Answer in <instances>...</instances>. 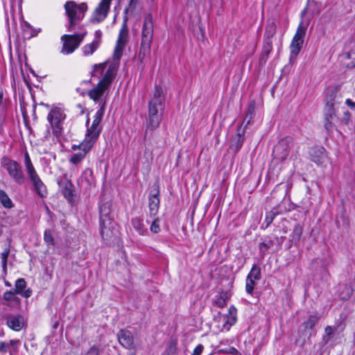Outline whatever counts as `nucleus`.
Segmentation results:
<instances>
[{
    "label": "nucleus",
    "mask_w": 355,
    "mask_h": 355,
    "mask_svg": "<svg viewBox=\"0 0 355 355\" xmlns=\"http://www.w3.org/2000/svg\"><path fill=\"white\" fill-rule=\"evenodd\" d=\"M1 166L8 172L12 180L18 184H23L25 182V176L22 171L21 166L17 161L3 156L1 159Z\"/></svg>",
    "instance_id": "7"
},
{
    "label": "nucleus",
    "mask_w": 355,
    "mask_h": 355,
    "mask_svg": "<svg viewBox=\"0 0 355 355\" xmlns=\"http://www.w3.org/2000/svg\"><path fill=\"white\" fill-rule=\"evenodd\" d=\"M128 29L126 22L124 21L119 31L116 44L114 51V59L111 63L103 62L95 64L92 71V76L100 78L103 75V78L98 83L88 92V96L95 102H98L100 107L104 103L105 104V96L115 78L119 60L123 55V49L128 42Z\"/></svg>",
    "instance_id": "1"
},
{
    "label": "nucleus",
    "mask_w": 355,
    "mask_h": 355,
    "mask_svg": "<svg viewBox=\"0 0 355 355\" xmlns=\"http://www.w3.org/2000/svg\"><path fill=\"white\" fill-rule=\"evenodd\" d=\"M153 34V16L151 14H148L144 18L141 28V44L138 54V58L141 62L150 55Z\"/></svg>",
    "instance_id": "3"
},
{
    "label": "nucleus",
    "mask_w": 355,
    "mask_h": 355,
    "mask_svg": "<svg viewBox=\"0 0 355 355\" xmlns=\"http://www.w3.org/2000/svg\"><path fill=\"white\" fill-rule=\"evenodd\" d=\"M87 33V31H84L79 34L63 35L61 37V40L63 42L61 53L64 55L72 53L80 46Z\"/></svg>",
    "instance_id": "9"
},
{
    "label": "nucleus",
    "mask_w": 355,
    "mask_h": 355,
    "mask_svg": "<svg viewBox=\"0 0 355 355\" xmlns=\"http://www.w3.org/2000/svg\"><path fill=\"white\" fill-rule=\"evenodd\" d=\"M274 219V215L272 213H268L266 214V220L265 223H266V227H268V225L272 222Z\"/></svg>",
    "instance_id": "47"
},
{
    "label": "nucleus",
    "mask_w": 355,
    "mask_h": 355,
    "mask_svg": "<svg viewBox=\"0 0 355 355\" xmlns=\"http://www.w3.org/2000/svg\"><path fill=\"white\" fill-rule=\"evenodd\" d=\"M66 118L64 110L58 106H53L48 114L47 121L49 123L53 134L59 137L63 130V123Z\"/></svg>",
    "instance_id": "8"
},
{
    "label": "nucleus",
    "mask_w": 355,
    "mask_h": 355,
    "mask_svg": "<svg viewBox=\"0 0 355 355\" xmlns=\"http://www.w3.org/2000/svg\"><path fill=\"white\" fill-rule=\"evenodd\" d=\"M105 108H104V103L101 105L99 110L96 112L92 123L94 126H102L101 121L104 114Z\"/></svg>",
    "instance_id": "30"
},
{
    "label": "nucleus",
    "mask_w": 355,
    "mask_h": 355,
    "mask_svg": "<svg viewBox=\"0 0 355 355\" xmlns=\"http://www.w3.org/2000/svg\"><path fill=\"white\" fill-rule=\"evenodd\" d=\"M236 149H239L243 144V139L242 138L241 135L238 133L236 135Z\"/></svg>",
    "instance_id": "48"
},
{
    "label": "nucleus",
    "mask_w": 355,
    "mask_h": 355,
    "mask_svg": "<svg viewBox=\"0 0 355 355\" xmlns=\"http://www.w3.org/2000/svg\"><path fill=\"white\" fill-rule=\"evenodd\" d=\"M139 0H130L128 8L125 9V12H128V9L133 10L135 8Z\"/></svg>",
    "instance_id": "50"
},
{
    "label": "nucleus",
    "mask_w": 355,
    "mask_h": 355,
    "mask_svg": "<svg viewBox=\"0 0 355 355\" xmlns=\"http://www.w3.org/2000/svg\"><path fill=\"white\" fill-rule=\"evenodd\" d=\"M112 0H101L98 6L94 10L90 21L93 24L102 22L107 16Z\"/></svg>",
    "instance_id": "12"
},
{
    "label": "nucleus",
    "mask_w": 355,
    "mask_h": 355,
    "mask_svg": "<svg viewBox=\"0 0 355 355\" xmlns=\"http://www.w3.org/2000/svg\"><path fill=\"white\" fill-rule=\"evenodd\" d=\"M24 33L28 35V37H32L37 35V32L33 30L31 25L28 23L25 24Z\"/></svg>",
    "instance_id": "39"
},
{
    "label": "nucleus",
    "mask_w": 355,
    "mask_h": 355,
    "mask_svg": "<svg viewBox=\"0 0 355 355\" xmlns=\"http://www.w3.org/2000/svg\"><path fill=\"white\" fill-rule=\"evenodd\" d=\"M215 303L219 307L225 306L226 305V297H225V295H220L217 296Z\"/></svg>",
    "instance_id": "40"
},
{
    "label": "nucleus",
    "mask_w": 355,
    "mask_h": 355,
    "mask_svg": "<svg viewBox=\"0 0 355 355\" xmlns=\"http://www.w3.org/2000/svg\"><path fill=\"white\" fill-rule=\"evenodd\" d=\"M306 31V26L303 24V22L301 21L299 24L297 31L292 39L290 49H291V55L290 60L295 59L297 55L299 54L303 42L304 38Z\"/></svg>",
    "instance_id": "10"
},
{
    "label": "nucleus",
    "mask_w": 355,
    "mask_h": 355,
    "mask_svg": "<svg viewBox=\"0 0 355 355\" xmlns=\"http://www.w3.org/2000/svg\"><path fill=\"white\" fill-rule=\"evenodd\" d=\"M341 58L346 67L350 69L355 67V40L349 41L346 44Z\"/></svg>",
    "instance_id": "14"
},
{
    "label": "nucleus",
    "mask_w": 355,
    "mask_h": 355,
    "mask_svg": "<svg viewBox=\"0 0 355 355\" xmlns=\"http://www.w3.org/2000/svg\"><path fill=\"white\" fill-rule=\"evenodd\" d=\"M311 160L317 164H322L327 159V154L323 147H315L311 152Z\"/></svg>",
    "instance_id": "20"
},
{
    "label": "nucleus",
    "mask_w": 355,
    "mask_h": 355,
    "mask_svg": "<svg viewBox=\"0 0 355 355\" xmlns=\"http://www.w3.org/2000/svg\"><path fill=\"white\" fill-rule=\"evenodd\" d=\"M350 116V114L348 112H345V123H347Z\"/></svg>",
    "instance_id": "54"
},
{
    "label": "nucleus",
    "mask_w": 355,
    "mask_h": 355,
    "mask_svg": "<svg viewBox=\"0 0 355 355\" xmlns=\"http://www.w3.org/2000/svg\"><path fill=\"white\" fill-rule=\"evenodd\" d=\"M110 205L105 203L100 207L101 234L104 240H109L113 234L114 223L110 217Z\"/></svg>",
    "instance_id": "6"
},
{
    "label": "nucleus",
    "mask_w": 355,
    "mask_h": 355,
    "mask_svg": "<svg viewBox=\"0 0 355 355\" xmlns=\"http://www.w3.org/2000/svg\"><path fill=\"white\" fill-rule=\"evenodd\" d=\"M26 282L24 279H17L15 284V291L21 297L28 298L32 295V291L31 288L26 289Z\"/></svg>",
    "instance_id": "21"
},
{
    "label": "nucleus",
    "mask_w": 355,
    "mask_h": 355,
    "mask_svg": "<svg viewBox=\"0 0 355 355\" xmlns=\"http://www.w3.org/2000/svg\"><path fill=\"white\" fill-rule=\"evenodd\" d=\"M159 190L156 191L155 193H150L148 198V207L150 216H155L159 210Z\"/></svg>",
    "instance_id": "23"
},
{
    "label": "nucleus",
    "mask_w": 355,
    "mask_h": 355,
    "mask_svg": "<svg viewBox=\"0 0 355 355\" xmlns=\"http://www.w3.org/2000/svg\"><path fill=\"white\" fill-rule=\"evenodd\" d=\"M256 283L254 280L246 278L245 291L248 294L252 295Z\"/></svg>",
    "instance_id": "37"
},
{
    "label": "nucleus",
    "mask_w": 355,
    "mask_h": 355,
    "mask_svg": "<svg viewBox=\"0 0 355 355\" xmlns=\"http://www.w3.org/2000/svg\"><path fill=\"white\" fill-rule=\"evenodd\" d=\"M131 224L139 234L144 236L147 233V229L145 227L141 218L138 217L133 218L131 220Z\"/></svg>",
    "instance_id": "25"
},
{
    "label": "nucleus",
    "mask_w": 355,
    "mask_h": 355,
    "mask_svg": "<svg viewBox=\"0 0 355 355\" xmlns=\"http://www.w3.org/2000/svg\"><path fill=\"white\" fill-rule=\"evenodd\" d=\"M247 277L254 281L259 280L261 277L260 267L256 264L253 265Z\"/></svg>",
    "instance_id": "31"
},
{
    "label": "nucleus",
    "mask_w": 355,
    "mask_h": 355,
    "mask_svg": "<svg viewBox=\"0 0 355 355\" xmlns=\"http://www.w3.org/2000/svg\"><path fill=\"white\" fill-rule=\"evenodd\" d=\"M44 241L49 245H54V239L51 230H46L44 234Z\"/></svg>",
    "instance_id": "36"
},
{
    "label": "nucleus",
    "mask_w": 355,
    "mask_h": 355,
    "mask_svg": "<svg viewBox=\"0 0 355 355\" xmlns=\"http://www.w3.org/2000/svg\"><path fill=\"white\" fill-rule=\"evenodd\" d=\"M85 355H99V349L96 346H92Z\"/></svg>",
    "instance_id": "45"
},
{
    "label": "nucleus",
    "mask_w": 355,
    "mask_h": 355,
    "mask_svg": "<svg viewBox=\"0 0 355 355\" xmlns=\"http://www.w3.org/2000/svg\"><path fill=\"white\" fill-rule=\"evenodd\" d=\"M93 146L83 141L78 146H72L73 153L70 155L69 161L71 164L78 165L85 157L86 155L92 148Z\"/></svg>",
    "instance_id": "11"
},
{
    "label": "nucleus",
    "mask_w": 355,
    "mask_h": 355,
    "mask_svg": "<svg viewBox=\"0 0 355 355\" xmlns=\"http://www.w3.org/2000/svg\"><path fill=\"white\" fill-rule=\"evenodd\" d=\"M343 94L338 87L328 88L325 98V107L336 108V106L343 102Z\"/></svg>",
    "instance_id": "13"
},
{
    "label": "nucleus",
    "mask_w": 355,
    "mask_h": 355,
    "mask_svg": "<svg viewBox=\"0 0 355 355\" xmlns=\"http://www.w3.org/2000/svg\"><path fill=\"white\" fill-rule=\"evenodd\" d=\"M99 44H96V42H92L89 44L85 45L82 48L83 53L85 56H89L92 55L95 51L99 47Z\"/></svg>",
    "instance_id": "27"
},
{
    "label": "nucleus",
    "mask_w": 355,
    "mask_h": 355,
    "mask_svg": "<svg viewBox=\"0 0 355 355\" xmlns=\"http://www.w3.org/2000/svg\"><path fill=\"white\" fill-rule=\"evenodd\" d=\"M4 304L10 307H16L20 304L21 300L15 291H8L3 293Z\"/></svg>",
    "instance_id": "19"
},
{
    "label": "nucleus",
    "mask_w": 355,
    "mask_h": 355,
    "mask_svg": "<svg viewBox=\"0 0 355 355\" xmlns=\"http://www.w3.org/2000/svg\"><path fill=\"white\" fill-rule=\"evenodd\" d=\"M5 284H6V286H11V284H10L8 282H5Z\"/></svg>",
    "instance_id": "56"
},
{
    "label": "nucleus",
    "mask_w": 355,
    "mask_h": 355,
    "mask_svg": "<svg viewBox=\"0 0 355 355\" xmlns=\"http://www.w3.org/2000/svg\"><path fill=\"white\" fill-rule=\"evenodd\" d=\"M119 343L127 349L134 348V338L130 331L121 329L117 334Z\"/></svg>",
    "instance_id": "17"
},
{
    "label": "nucleus",
    "mask_w": 355,
    "mask_h": 355,
    "mask_svg": "<svg viewBox=\"0 0 355 355\" xmlns=\"http://www.w3.org/2000/svg\"><path fill=\"white\" fill-rule=\"evenodd\" d=\"M101 37H102V32L100 30H97L94 33V39L93 42H96L98 44H101Z\"/></svg>",
    "instance_id": "44"
},
{
    "label": "nucleus",
    "mask_w": 355,
    "mask_h": 355,
    "mask_svg": "<svg viewBox=\"0 0 355 355\" xmlns=\"http://www.w3.org/2000/svg\"><path fill=\"white\" fill-rule=\"evenodd\" d=\"M220 352L223 353L230 354H233V355H240L239 352L234 347H231L230 348L225 349H221Z\"/></svg>",
    "instance_id": "42"
},
{
    "label": "nucleus",
    "mask_w": 355,
    "mask_h": 355,
    "mask_svg": "<svg viewBox=\"0 0 355 355\" xmlns=\"http://www.w3.org/2000/svg\"><path fill=\"white\" fill-rule=\"evenodd\" d=\"M236 309L234 306H231L229 309L228 313L220 318V321L223 323L222 330L228 331L235 324L236 321Z\"/></svg>",
    "instance_id": "18"
},
{
    "label": "nucleus",
    "mask_w": 355,
    "mask_h": 355,
    "mask_svg": "<svg viewBox=\"0 0 355 355\" xmlns=\"http://www.w3.org/2000/svg\"><path fill=\"white\" fill-rule=\"evenodd\" d=\"M159 223V219L158 218H156L154 219V220L153 221V223L150 227V230L152 232L157 234L160 231Z\"/></svg>",
    "instance_id": "38"
},
{
    "label": "nucleus",
    "mask_w": 355,
    "mask_h": 355,
    "mask_svg": "<svg viewBox=\"0 0 355 355\" xmlns=\"http://www.w3.org/2000/svg\"><path fill=\"white\" fill-rule=\"evenodd\" d=\"M102 128L103 126H94L93 124H92L90 126L88 125L83 141L94 146L101 132Z\"/></svg>",
    "instance_id": "16"
},
{
    "label": "nucleus",
    "mask_w": 355,
    "mask_h": 355,
    "mask_svg": "<svg viewBox=\"0 0 355 355\" xmlns=\"http://www.w3.org/2000/svg\"><path fill=\"white\" fill-rule=\"evenodd\" d=\"M7 345L4 343L0 344V351L6 352L7 351Z\"/></svg>",
    "instance_id": "53"
},
{
    "label": "nucleus",
    "mask_w": 355,
    "mask_h": 355,
    "mask_svg": "<svg viewBox=\"0 0 355 355\" xmlns=\"http://www.w3.org/2000/svg\"><path fill=\"white\" fill-rule=\"evenodd\" d=\"M24 166L28 178L37 174L27 151L24 153Z\"/></svg>",
    "instance_id": "26"
},
{
    "label": "nucleus",
    "mask_w": 355,
    "mask_h": 355,
    "mask_svg": "<svg viewBox=\"0 0 355 355\" xmlns=\"http://www.w3.org/2000/svg\"><path fill=\"white\" fill-rule=\"evenodd\" d=\"M7 325L11 329L19 331H20L24 324V318L21 315H14L10 316L7 318Z\"/></svg>",
    "instance_id": "24"
},
{
    "label": "nucleus",
    "mask_w": 355,
    "mask_h": 355,
    "mask_svg": "<svg viewBox=\"0 0 355 355\" xmlns=\"http://www.w3.org/2000/svg\"><path fill=\"white\" fill-rule=\"evenodd\" d=\"M3 90L0 87V105H1V103H2V100H3Z\"/></svg>",
    "instance_id": "55"
},
{
    "label": "nucleus",
    "mask_w": 355,
    "mask_h": 355,
    "mask_svg": "<svg viewBox=\"0 0 355 355\" xmlns=\"http://www.w3.org/2000/svg\"><path fill=\"white\" fill-rule=\"evenodd\" d=\"M34 187L35 190L40 197H45L47 194L46 188L39 177L38 174H36L32 177L28 178Z\"/></svg>",
    "instance_id": "22"
},
{
    "label": "nucleus",
    "mask_w": 355,
    "mask_h": 355,
    "mask_svg": "<svg viewBox=\"0 0 355 355\" xmlns=\"http://www.w3.org/2000/svg\"><path fill=\"white\" fill-rule=\"evenodd\" d=\"M10 253V250L8 248H6L3 252L1 254V265L3 268V272L4 275H6L7 273V261L8 257Z\"/></svg>",
    "instance_id": "34"
},
{
    "label": "nucleus",
    "mask_w": 355,
    "mask_h": 355,
    "mask_svg": "<svg viewBox=\"0 0 355 355\" xmlns=\"http://www.w3.org/2000/svg\"><path fill=\"white\" fill-rule=\"evenodd\" d=\"M276 33V25L274 22L268 24L266 27L264 40H272Z\"/></svg>",
    "instance_id": "29"
},
{
    "label": "nucleus",
    "mask_w": 355,
    "mask_h": 355,
    "mask_svg": "<svg viewBox=\"0 0 355 355\" xmlns=\"http://www.w3.org/2000/svg\"><path fill=\"white\" fill-rule=\"evenodd\" d=\"M352 292L353 291L349 286H345L343 287V291L340 294V299L343 300H348L351 297Z\"/></svg>",
    "instance_id": "35"
},
{
    "label": "nucleus",
    "mask_w": 355,
    "mask_h": 355,
    "mask_svg": "<svg viewBox=\"0 0 355 355\" xmlns=\"http://www.w3.org/2000/svg\"><path fill=\"white\" fill-rule=\"evenodd\" d=\"M263 49L266 51H272V40H264Z\"/></svg>",
    "instance_id": "43"
},
{
    "label": "nucleus",
    "mask_w": 355,
    "mask_h": 355,
    "mask_svg": "<svg viewBox=\"0 0 355 355\" xmlns=\"http://www.w3.org/2000/svg\"><path fill=\"white\" fill-rule=\"evenodd\" d=\"M269 248V245L266 243H261L259 244V250L263 253V254H265L266 252L268 250Z\"/></svg>",
    "instance_id": "49"
},
{
    "label": "nucleus",
    "mask_w": 355,
    "mask_h": 355,
    "mask_svg": "<svg viewBox=\"0 0 355 355\" xmlns=\"http://www.w3.org/2000/svg\"><path fill=\"white\" fill-rule=\"evenodd\" d=\"M334 331V329L331 327V326L326 327L324 329L325 336L323 337V340L325 341V343H327L329 340L330 339L331 336L333 334Z\"/></svg>",
    "instance_id": "41"
},
{
    "label": "nucleus",
    "mask_w": 355,
    "mask_h": 355,
    "mask_svg": "<svg viewBox=\"0 0 355 355\" xmlns=\"http://www.w3.org/2000/svg\"><path fill=\"white\" fill-rule=\"evenodd\" d=\"M345 104L349 106L351 109H355V102L351 101L349 98L345 100Z\"/></svg>",
    "instance_id": "51"
},
{
    "label": "nucleus",
    "mask_w": 355,
    "mask_h": 355,
    "mask_svg": "<svg viewBox=\"0 0 355 355\" xmlns=\"http://www.w3.org/2000/svg\"><path fill=\"white\" fill-rule=\"evenodd\" d=\"M0 202L5 208L10 209L14 207V204L12 202L11 199L9 198L7 193L3 190H0Z\"/></svg>",
    "instance_id": "28"
},
{
    "label": "nucleus",
    "mask_w": 355,
    "mask_h": 355,
    "mask_svg": "<svg viewBox=\"0 0 355 355\" xmlns=\"http://www.w3.org/2000/svg\"><path fill=\"white\" fill-rule=\"evenodd\" d=\"M203 349H204V347L202 345H201V344L198 345L195 347L191 355H200L203 351Z\"/></svg>",
    "instance_id": "46"
},
{
    "label": "nucleus",
    "mask_w": 355,
    "mask_h": 355,
    "mask_svg": "<svg viewBox=\"0 0 355 355\" xmlns=\"http://www.w3.org/2000/svg\"><path fill=\"white\" fill-rule=\"evenodd\" d=\"M165 92L159 85H155L148 101L146 127L154 130L159 125L164 109Z\"/></svg>",
    "instance_id": "2"
},
{
    "label": "nucleus",
    "mask_w": 355,
    "mask_h": 355,
    "mask_svg": "<svg viewBox=\"0 0 355 355\" xmlns=\"http://www.w3.org/2000/svg\"><path fill=\"white\" fill-rule=\"evenodd\" d=\"M270 53H271L270 51H266V50L262 49L263 58L265 57V60H267Z\"/></svg>",
    "instance_id": "52"
},
{
    "label": "nucleus",
    "mask_w": 355,
    "mask_h": 355,
    "mask_svg": "<svg viewBox=\"0 0 355 355\" xmlns=\"http://www.w3.org/2000/svg\"><path fill=\"white\" fill-rule=\"evenodd\" d=\"M66 14L69 20L68 31H73V27L84 18L87 6L85 3L77 4L74 1H67L64 4Z\"/></svg>",
    "instance_id": "5"
},
{
    "label": "nucleus",
    "mask_w": 355,
    "mask_h": 355,
    "mask_svg": "<svg viewBox=\"0 0 355 355\" xmlns=\"http://www.w3.org/2000/svg\"><path fill=\"white\" fill-rule=\"evenodd\" d=\"M336 119V108L324 107V126L327 131L333 130L335 127Z\"/></svg>",
    "instance_id": "15"
},
{
    "label": "nucleus",
    "mask_w": 355,
    "mask_h": 355,
    "mask_svg": "<svg viewBox=\"0 0 355 355\" xmlns=\"http://www.w3.org/2000/svg\"><path fill=\"white\" fill-rule=\"evenodd\" d=\"M293 138L286 137L279 141L272 151V162L278 164L286 161L288 157L296 156L298 153Z\"/></svg>",
    "instance_id": "4"
},
{
    "label": "nucleus",
    "mask_w": 355,
    "mask_h": 355,
    "mask_svg": "<svg viewBox=\"0 0 355 355\" xmlns=\"http://www.w3.org/2000/svg\"><path fill=\"white\" fill-rule=\"evenodd\" d=\"M318 320L319 318L317 315H311L303 323V326L305 329H313Z\"/></svg>",
    "instance_id": "33"
},
{
    "label": "nucleus",
    "mask_w": 355,
    "mask_h": 355,
    "mask_svg": "<svg viewBox=\"0 0 355 355\" xmlns=\"http://www.w3.org/2000/svg\"><path fill=\"white\" fill-rule=\"evenodd\" d=\"M302 227L299 224H296L291 234L292 241L295 243L298 242L302 236Z\"/></svg>",
    "instance_id": "32"
}]
</instances>
